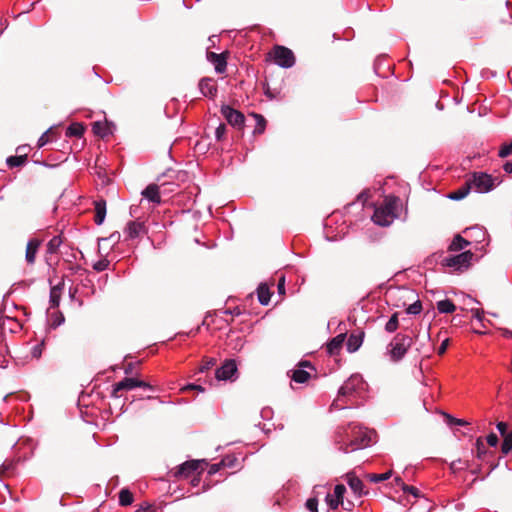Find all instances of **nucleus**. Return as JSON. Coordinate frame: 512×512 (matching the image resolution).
<instances>
[{"label": "nucleus", "mask_w": 512, "mask_h": 512, "mask_svg": "<svg viewBox=\"0 0 512 512\" xmlns=\"http://www.w3.org/2000/svg\"><path fill=\"white\" fill-rule=\"evenodd\" d=\"M372 432L359 424L350 423L347 427H341L335 435V442L339 451L348 453L362 449L372 442Z\"/></svg>", "instance_id": "nucleus-1"}, {"label": "nucleus", "mask_w": 512, "mask_h": 512, "mask_svg": "<svg viewBox=\"0 0 512 512\" xmlns=\"http://www.w3.org/2000/svg\"><path fill=\"white\" fill-rule=\"evenodd\" d=\"M400 204V199L396 196H387L383 204L376 207L372 220L376 225L389 226L398 217L397 210Z\"/></svg>", "instance_id": "nucleus-2"}, {"label": "nucleus", "mask_w": 512, "mask_h": 512, "mask_svg": "<svg viewBox=\"0 0 512 512\" xmlns=\"http://www.w3.org/2000/svg\"><path fill=\"white\" fill-rule=\"evenodd\" d=\"M412 345V338L408 335L397 334L387 346V354L391 361H400Z\"/></svg>", "instance_id": "nucleus-3"}, {"label": "nucleus", "mask_w": 512, "mask_h": 512, "mask_svg": "<svg viewBox=\"0 0 512 512\" xmlns=\"http://www.w3.org/2000/svg\"><path fill=\"white\" fill-rule=\"evenodd\" d=\"M495 180L496 179L492 178L491 175L483 172H475L466 182L471 190L477 193H487L496 186Z\"/></svg>", "instance_id": "nucleus-4"}, {"label": "nucleus", "mask_w": 512, "mask_h": 512, "mask_svg": "<svg viewBox=\"0 0 512 512\" xmlns=\"http://www.w3.org/2000/svg\"><path fill=\"white\" fill-rule=\"evenodd\" d=\"M366 386L367 385L362 376L354 374L339 388L338 396L353 397L354 395L364 392L366 390Z\"/></svg>", "instance_id": "nucleus-5"}, {"label": "nucleus", "mask_w": 512, "mask_h": 512, "mask_svg": "<svg viewBox=\"0 0 512 512\" xmlns=\"http://www.w3.org/2000/svg\"><path fill=\"white\" fill-rule=\"evenodd\" d=\"M272 57L275 64L282 68H290L295 64L293 52L284 46H275Z\"/></svg>", "instance_id": "nucleus-6"}, {"label": "nucleus", "mask_w": 512, "mask_h": 512, "mask_svg": "<svg viewBox=\"0 0 512 512\" xmlns=\"http://www.w3.org/2000/svg\"><path fill=\"white\" fill-rule=\"evenodd\" d=\"M472 258L473 253L465 251L454 256L446 257L443 261L447 267L460 271L469 267Z\"/></svg>", "instance_id": "nucleus-7"}, {"label": "nucleus", "mask_w": 512, "mask_h": 512, "mask_svg": "<svg viewBox=\"0 0 512 512\" xmlns=\"http://www.w3.org/2000/svg\"><path fill=\"white\" fill-rule=\"evenodd\" d=\"M204 463L203 460H191L186 461L185 463L178 466L177 470L174 473V476L177 478H188L192 476L199 469L203 470L201 467Z\"/></svg>", "instance_id": "nucleus-8"}, {"label": "nucleus", "mask_w": 512, "mask_h": 512, "mask_svg": "<svg viewBox=\"0 0 512 512\" xmlns=\"http://www.w3.org/2000/svg\"><path fill=\"white\" fill-rule=\"evenodd\" d=\"M221 113L227 122L234 127L240 128L244 124V115L228 105L221 107Z\"/></svg>", "instance_id": "nucleus-9"}, {"label": "nucleus", "mask_w": 512, "mask_h": 512, "mask_svg": "<svg viewBox=\"0 0 512 512\" xmlns=\"http://www.w3.org/2000/svg\"><path fill=\"white\" fill-rule=\"evenodd\" d=\"M237 373V366L234 360H226L221 367H219L215 376L217 380H233Z\"/></svg>", "instance_id": "nucleus-10"}, {"label": "nucleus", "mask_w": 512, "mask_h": 512, "mask_svg": "<svg viewBox=\"0 0 512 512\" xmlns=\"http://www.w3.org/2000/svg\"><path fill=\"white\" fill-rule=\"evenodd\" d=\"M136 387H137V379L136 378H131V377H126L123 380H121L118 383H115L113 385L111 396L113 398H119L120 397V394H119L120 391H122V390L129 391V390H132V389H134Z\"/></svg>", "instance_id": "nucleus-11"}, {"label": "nucleus", "mask_w": 512, "mask_h": 512, "mask_svg": "<svg viewBox=\"0 0 512 512\" xmlns=\"http://www.w3.org/2000/svg\"><path fill=\"white\" fill-rule=\"evenodd\" d=\"M40 245L41 240L37 238H32L27 242L25 251V261L28 265H34Z\"/></svg>", "instance_id": "nucleus-12"}, {"label": "nucleus", "mask_w": 512, "mask_h": 512, "mask_svg": "<svg viewBox=\"0 0 512 512\" xmlns=\"http://www.w3.org/2000/svg\"><path fill=\"white\" fill-rule=\"evenodd\" d=\"M304 367H308L313 370L311 364L307 361L301 362L298 368L292 371L291 379L299 384L305 383L310 378V372L304 369Z\"/></svg>", "instance_id": "nucleus-13"}, {"label": "nucleus", "mask_w": 512, "mask_h": 512, "mask_svg": "<svg viewBox=\"0 0 512 512\" xmlns=\"http://www.w3.org/2000/svg\"><path fill=\"white\" fill-rule=\"evenodd\" d=\"M207 59L214 65L215 71L217 73L222 74L226 71L227 61L223 53L218 54L215 52H209L207 54Z\"/></svg>", "instance_id": "nucleus-14"}, {"label": "nucleus", "mask_w": 512, "mask_h": 512, "mask_svg": "<svg viewBox=\"0 0 512 512\" xmlns=\"http://www.w3.org/2000/svg\"><path fill=\"white\" fill-rule=\"evenodd\" d=\"M124 233L127 235V238L135 239L145 233V226L142 222L130 221L126 226Z\"/></svg>", "instance_id": "nucleus-15"}, {"label": "nucleus", "mask_w": 512, "mask_h": 512, "mask_svg": "<svg viewBox=\"0 0 512 512\" xmlns=\"http://www.w3.org/2000/svg\"><path fill=\"white\" fill-rule=\"evenodd\" d=\"M199 89L205 97L213 98L216 95L217 87L211 78H203L199 82Z\"/></svg>", "instance_id": "nucleus-16"}, {"label": "nucleus", "mask_w": 512, "mask_h": 512, "mask_svg": "<svg viewBox=\"0 0 512 512\" xmlns=\"http://www.w3.org/2000/svg\"><path fill=\"white\" fill-rule=\"evenodd\" d=\"M143 197H145L147 200L155 203L160 204L161 203V197L159 194V187L155 184L148 185L143 191H142Z\"/></svg>", "instance_id": "nucleus-17"}, {"label": "nucleus", "mask_w": 512, "mask_h": 512, "mask_svg": "<svg viewBox=\"0 0 512 512\" xmlns=\"http://www.w3.org/2000/svg\"><path fill=\"white\" fill-rule=\"evenodd\" d=\"M95 218L97 225H101L106 217V201L101 199L94 202Z\"/></svg>", "instance_id": "nucleus-18"}, {"label": "nucleus", "mask_w": 512, "mask_h": 512, "mask_svg": "<svg viewBox=\"0 0 512 512\" xmlns=\"http://www.w3.org/2000/svg\"><path fill=\"white\" fill-rule=\"evenodd\" d=\"M347 482L350 489L354 492L355 495L361 496L363 492V482L356 476L352 474L347 475Z\"/></svg>", "instance_id": "nucleus-19"}, {"label": "nucleus", "mask_w": 512, "mask_h": 512, "mask_svg": "<svg viewBox=\"0 0 512 512\" xmlns=\"http://www.w3.org/2000/svg\"><path fill=\"white\" fill-rule=\"evenodd\" d=\"M344 342V335L340 334L334 337L328 344H327V351L329 354H337L340 349L342 348Z\"/></svg>", "instance_id": "nucleus-20"}, {"label": "nucleus", "mask_w": 512, "mask_h": 512, "mask_svg": "<svg viewBox=\"0 0 512 512\" xmlns=\"http://www.w3.org/2000/svg\"><path fill=\"white\" fill-rule=\"evenodd\" d=\"M436 306L438 312L442 314L453 313L456 310L455 304L449 299L438 301Z\"/></svg>", "instance_id": "nucleus-21"}, {"label": "nucleus", "mask_w": 512, "mask_h": 512, "mask_svg": "<svg viewBox=\"0 0 512 512\" xmlns=\"http://www.w3.org/2000/svg\"><path fill=\"white\" fill-rule=\"evenodd\" d=\"M258 300L262 305H267L270 302L271 293L266 284H260L257 289Z\"/></svg>", "instance_id": "nucleus-22"}, {"label": "nucleus", "mask_w": 512, "mask_h": 512, "mask_svg": "<svg viewBox=\"0 0 512 512\" xmlns=\"http://www.w3.org/2000/svg\"><path fill=\"white\" fill-rule=\"evenodd\" d=\"M92 130L94 134L105 137L112 133L110 126L107 123L95 122L93 124Z\"/></svg>", "instance_id": "nucleus-23"}, {"label": "nucleus", "mask_w": 512, "mask_h": 512, "mask_svg": "<svg viewBox=\"0 0 512 512\" xmlns=\"http://www.w3.org/2000/svg\"><path fill=\"white\" fill-rule=\"evenodd\" d=\"M470 190L471 189H470L469 185L467 184V182H465V184L463 186H461L458 190L452 192L449 195V198L452 200H461L468 195Z\"/></svg>", "instance_id": "nucleus-24"}, {"label": "nucleus", "mask_w": 512, "mask_h": 512, "mask_svg": "<svg viewBox=\"0 0 512 512\" xmlns=\"http://www.w3.org/2000/svg\"><path fill=\"white\" fill-rule=\"evenodd\" d=\"M62 242V238L59 235L51 238L47 243V253L55 254L61 246Z\"/></svg>", "instance_id": "nucleus-25"}, {"label": "nucleus", "mask_w": 512, "mask_h": 512, "mask_svg": "<svg viewBox=\"0 0 512 512\" xmlns=\"http://www.w3.org/2000/svg\"><path fill=\"white\" fill-rule=\"evenodd\" d=\"M62 288L60 286H54L50 290V303L51 307H57L60 302Z\"/></svg>", "instance_id": "nucleus-26"}, {"label": "nucleus", "mask_w": 512, "mask_h": 512, "mask_svg": "<svg viewBox=\"0 0 512 512\" xmlns=\"http://www.w3.org/2000/svg\"><path fill=\"white\" fill-rule=\"evenodd\" d=\"M469 244L470 243L466 239H464L460 235H457L453 239V241L450 245V249L453 251H460V250L464 249L465 247H467Z\"/></svg>", "instance_id": "nucleus-27"}, {"label": "nucleus", "mask_w": 512, "mask_h": 512, "mask_svg": "<svg viewBox=\"0 0 512 512\" xmlns=\"http://www.w3.org/2000/svg\"><path fill=\"white\" fill-rule=\"evenodd\" d=\"M83 133H84V127L80 123H73L66 130V135L69 137H71V136L81 137L83 135Z\"/></svg>", "instance_id": "nucleus-28"}, {"label": "nucleus", "mask_w": 512, "mask_h": 512, "mask_svg": "<svg viewBox=\"0 0 512 512\" xmlns=\"http://www.w3.org/2000/svg\"><path fill=\"white\" fill-rule=\"evenodd\" d=\"M132 502H133V495H132V493L128 489L123 488L119 492V503H120V505L128 506V505H131Z\"/></svg>", "instance_id": "nucleus-29"}, {"label": "nucleus", "mask_w": 512, "mask_h": 512, "mask_svg": "<svg viewBox=\"0 0 512 512\" xmlns=\"http://www.w3.org/2000/svg\"><path fill=\"white\" fill-rule=\"evenodd\" d=\"M392 475V471L389 470L385 473H381V474H376V473H371V474H367V478L369 479V481L373 482V483H378V482H381V481H385V480H388Z\"/></svg>", "instance_id": "nucleus-30"}, {"label": "nucleus", "mask_w": 512, "mask_h": 512, "mask_svg": "<svg viewBox=\"0 0 512 512\" xmlns=\"http://www.w3.org/2000/svg\"><path fill=\"white\" fill-rule=\"evenodd\" d=\"M398 314L397 313H394L390 319L387 321L386 325H385V330L388 332V333H393L397 330L398 328Z\"/></svg>", "instance_id": "nucleus-31"}, {"label": "nucleus", "mask_w": 512, "mask_h": 512, "mask_svg": "<svg viewBox=\"0 0 512 512\" xmlns=\"http://www.w3.org/2000/svg\"><path fill=\"white\" fill-rule=\"evenodd\" d=\"M501 449L504 454H508L512 451V431L504 435Z\"/></svg>", "instance_id": "nucleus-32"}, {"label": "nucleus", "mask_w": 512, "mask_h": 512, "mask_svg": "<svg viewBox=\"0 0 512 512\" xmlns=\"http://www.w3.org/2000/svg\"><path fill=\"white\" fill-rule=\"evenodd\" d=\"M362 341L359 337L351 335L347 342V349L349 352H355L361 345Z\"/></svg>", "instance_id": "nucleus-33"}, {"label": "nucleus", "mask_w": 512, "mask_h": 512, "mask_svg": "<svg viewBox=\"0 0 512 512\" xmlns=\"http://www.w3.org/2000/svg\"><path fill=\"white\" fill-rule=\"evenodd\" d=\"M254 118L256 119V128L254 130L255 133H262L265 129L266 120L262 115L259 114H253Z\"/></svg>", "instance_id": "nucleus-34"}, {"label": "nucleus", "mask_w": 512, "mask_h": 512, "mask_svg": "<svg viewBox=\"0 0 512 512\" xmlns=\"http://www.w3.org/2000/svg\"><path fill=\"white\" fill-rule=\"evenodd\" d=\"M476 446V455L479 459H483L484 455L486 454V448L485 444L483 442L482 438H478L475 443Z\"/></svg>", "instance_id": "nucleus-35"}, {"label": "nucleus", "mask_w": 512, "mask_h": 512, "mask_svg": "<svg viewBox=\"0 0 512 512\" xmlns=\"http://www.w3.org/2000/svg\"><path fill=\"white\" fill-rule=\"evenodd\" d=\"M421 310H422V304L419 300H417L407 307L406 313L411 314V315H417L421 312Z\"/></svg>", "instance_id": "nucleus-36"}, {"label": "nucleus", "mask_w": 512, "mask_h": 512, "mask_svg": "<svg viewBox=\"0 0 512 512\" xmlns=\"http://www.w3.org/2000/svg\"><path fill=\"white\" fill-rule=\"evenodd\" d=\"M325 500H326L328 507L333 510H336L339 507V505L343 503L341 500L335 498L331 494H327Z\"/></svg>", "instance_id": "nucleus-37"}, {"label": "nucleus", "mask_w": 512, "mask_h": 512, "mask_svg": "<svg viewBox=\"0 0 512 512\" xmlns=\"http://www.w3.org/2000/svg\"><path fill=\"white\" fill-rule=\"evenodd\" d=\"M24 158L22 156H10L7 158L6 163L9 167H18L22 165Z\"/></svg>", "instance_id": "nucleus-38"}, {"label": "nucleus", "mask_w": 512, "mask_h": 512, "mask_svg": "<svg viewBox=\"0 0 512 512\" xmlns=\"http://www.w3.org/2000/svg\"><path fill=\"white\" fill-rule=\"evenodd\" d=\"M16 462L12 459H6L0 467V473H6L14 470Z\"/></svg>", "instance_id": "nucleus-39"}, {"label": "nucleus", "mask_w": 512, "mask_h": 512, "mask_svg": "<svg viewBox=\"0 0 512 512\" xmlns=\"http://www.w3.org/2000/svg\"><path fill=\"white\" fill-rule=\"evenodd\" d=\"M446 419H447V424L452 426V425H458V426H464V425H468L469 423L463 419H457V418H454L452 417L451 415L449 414H444Z\"/></svg>", "instance_id": "nucleus-40"}, {"label": "nucleus", "mask_w": 512, "mask_h": 512, "mask_svg": "<svg viewBox=\"0 0 512 512\" xmlns=\"http://www.w3.org/2000/svg\"><path fill=\"white\" fill-rule=\"evenodd\" d=\"M345 492L346 487L343 484H337L334 488V493L332 495L343 502V496Z\"/></svg>", "instance_id": "nucleus-41"}, {"label": "nucleus", "mask_w": 512, "mask_h": 512, "mask_svg": "<svg viewBox=\"0 0 512 512\" xmlns=\"http://www.w3.org/2000/svg\"><path fill=\"white\" fill-rule=\"evenodd\" d=\"M512 154V141L509 144H504L499 150L498 155L502 158H505Z\"/></svg>", "instance_id": "nucleus-42"}, {"label": "nucleus", "mask_w": 512, "mask_h": 512, "mask_svg": "<svg viewBox=\"0 0 512 512\" xmlns=\"http://www.w3.org/2000/svg\"><path fill=\"white\" fill-rule=\"evenodd\" d=\"M109 266V262L108 260L106 259H102V260H99L97 261L94 265H93V268L94 270H96L97 272H102L104 270H106Z\"/></svg>", "instance_id": "nucleus-43"}, {"label": "nucleus", "mask_w": 512, "mask_h": 512, "mask_svg": "<svg viewBox=\"0 0 512 512\" xmlns=\"http://www.w3.org/2000/svg\"><path fill=\"white\" fill-rule=\"evenodd\" d=\"M43 349H44V342L42 341L41 343L35 345L32 350H31V354L34 358L38 359L41 357L42 355V352H43Z\"/></svg>", "instance_id": "nucleus-44"}, {"label": "nucleus", "mask_w": 512, "mask_h": 512, "mask_svg": "<svg viewBox=\"0 0 512 512\" xmlns=\"http://www.w3.org/2000/svg\"><path fill=\"white\" fill-rule=\"evenodd\" d=\"M216 361L215 359H207L203 362V364L199 367L198 372L203 373L207 370H209L211 367L215 365Z\"/></svg>", "instance_id": "nucleus-45"}, {"label": "nucleus", "mask_w": 512, "mask_h": 512, "mask_svg": "<svg viewBox=\"0 0 512 512\" xmlns=\"http://www.w3.org/2000/svg\"><path fill=\"white\" fill-rule=\"evenodd\" d=\"M471 313L475 319H477L480 323L484 321V311L478 308H472ZM484 326V324H482Z\"/></svg>", "instance_id": "nucleus-46"}, {"label": "nucleus", "mask_w": 512, "mask_h": 512, "mask_svg": "<svg viewBox=\"0 0 512 512\" xmlns=\"http://www.w3.org/2000/svg\"><path fill=\"white\" fill-rule=\"evenodd\" d=\"M306 507L311 512H317L318 501L316 498H309L306 501Z\"/></svg>", "instance_id": "nucleus-47"}, {"label": "nucleus", "mask_w": 512, "mask_h": 512, "mask_svg": "<svg viewBox=\"0 0 512 512\" xmlns=\"http://www.w3.org/2000/svg\"><path fill=\"white\" fill-rule=\"evenodd\" d=\"M403 491L412 494L414 497H419L420 495V491L416 487L406 484H403Z\"/></svg>", "instance_id": "nucleus-48"}, {"label": "nucleus", "mask_w": 512, "mask_h": 512, "mask_svg": "<svg viewBox=\"0 0 512 512\" xmlns=\"http://www.w3.org/2000/svg\"><path fill=\"white\" fill-rule=\"evenodd\" d=\"M226 132V126L224 124H220L215 130V137L217 140H221Z\"/></svg>", "instance_id": "nucleus-49"}, {"label": "nucleus", "mask_w": 512, "mask_h": 512, "mask_svg": "<svg viewBox=\"0 0 512 512\" xmlns=\"http://www.w3.org/2000/svg\"><path fill=\"white\" fill-rule=\"evenodd\" d=\"M486 441L490 446L495 447L498 444V437L495 433H490L486 437Z\"/></svg>", "instance_id": "nucleus-50"}, {"label": "nucleus", "mask_w": 512, "mask_h": 512, "mask_svg": "<svg viewBox=\"0 0 512 512\" xmlns=\"http://www.w3.org/2000/svg\"><path fill=\"white\" fill-rule=\"evenodd\" d=\"M186 390H197L198 392H204V388L197 384H188L182 388V391Z\"/></svg>", "instance_id": "nucleus-51"}, {"label": "nucleus", "mask_w": 512, "mask_h": 512, "mask_svg": "<svg viewBox=\"0 0 512 512\" xmlns=\"http://www.w3.org/2000/svg\"><path fill=\"white\" fill-rule=\"evenodd\" d=\"M449 346V339L446 338L445 340L442 341V343L440 344L439 348H438V354L439 355H443L447 348Z\"/></svg>", "instance_id": "nucleus-52"}, {"label": "nucleus", "mask_w": 512, "mask_h": 512, "mask_svg": "<svg viewBox=\"0 0 512 512\" xmlns=\"http://www.w3.org/2000/svg\"><path fill=\"white\" fill-rule=\"evenodd\" d=\"M48 143V136H47V132L43 133L40 138L38 139V147L41 148L43 147L44 145H46Z\"/></svg>", "instance_id": "nucleus-53"}, {"label": "nucleus", "mask_w": 512, "mask_h": 512, "mask_svg": "<svg viewBox=\"0 0 512 512\" xmlns=\"http://www.w3.org/2000/svg\"><path fill=\"white\" fill-rule=\"evenodd\" d=\"M462 465V461L460 459L456 460V461H453L451 464H450V469L455 472L457 470H460L462 469L463 467L461 466Z\"/></svg>", "instance_id": "nucleus-54"}, {"label": "nucleus", "mask_w": 512, "mask_h": 512, "mask_svg": "<svg viewBox=\"0 0 512 512\" xmlns=\"http://www.w3.org/2000/svg\"><path fill=\"white\" fill-rule=\"evenodd\" d=\"M497 430L499 431V433H500L502 436H504L505 434H507V433H506V431H507V424H506L505 422H499V423L497 424Z\"/></svg>", "instance_id": "nucleus-55"}, {"label": "nucleus", "mask_w": 512, "mask_h": 512, "mask_svg": "<svg viewBox=\"0 0 512 512\" xmlns=\"http://www.w3.org/2000/svg\"><path fill=\"white\" fill-rule=\"evenodd\" d=\"M222 465H225L224 460L221 463L211 465L209 469V474H215L216 472H218Z\"/></svg>", "instance_id": "nucleus-56"}, {"label": "nucleus", "mask_w": 512, "mask_h": 512, "mask_svg": "<svg viewBox=\"0 0 512 512\" xmlns=\"http://www.w3.org/2000/svg\"><path fill=\"white\" fill-rule=\"evenodd\" d=\"M137 387L148 388L150 390H153V386H151L149 383L144 382L142 380H138V379H137Z\"/></svg>", "instance_id": "nucleus-57"}, {"label": "nucleus", "mask_w": 512, "mask_h": 512, "mask_svg": "<svg viewBox=\"0 0 512 512\" xmlns=\"http://www.w3.org/2000/svg\"><path fill=\"white\" fill-rule=\"evenodd\" d=\"M503 169L506 173H512V161H508L504 164Z\"/></svg>", "instance_id": "nucleus-58"}, {"label": "nucleus", "mask_w": 512, "mask_h": 512, "mask_svg": "<svg viewBox=\"0 0 512 512\" xmlns=\"http://www.w3.org/2000/svg\"><path fill=\"white\" fill-rule=\"evenodd\" d=\"M133 368H134L133 363L127 364L126 367L124 368V373L127 374V375L128 374H132Z\"/></svg>", "instance_id": "nucleus-59"}, {"label": "nucleus", "mask_w": 512, "mask_h": 512, "mask_svg": "<svg viewBox=\"0 0 512 512\" xmlns=\"http://www.w3.org/2000/svg\"><path fill=\"white\" fill-rule=\"evenodd\" d=\"M200 482V477H199V474L197 476H193L192 480H191V484L192 486H197Z\"/></svg>", "instance_id": "nucleus-60"}, {"label": "nucleus", "mask_w": 512, "mask_h": 512, "mask_svg": "<svg viewBox=\"0 0 512 512\" xmlns=\"http://www.w3.org/2000/svg\"><path fill=\"white\" fill-rule=\"evenodd\" d=\"M503 336L512 338V331L508 329H502Z\"/></svg>", "instance_id": "nucleus-61"}, {"label": "nucleus", "mask_w": 512, "mask_h": 512, "mask_svg": "<svg viewBox=\"0 0 512 512\" xmlns=\"http://www.w3.org/2000/svg\"><path fill=\"white\" fill-rule=\"evenodd\" d=\"M395 482L397 485L401 486L403 489V484H405L400 477H395Z\"/></svg>", "instance_id": "nucleus-62"}, {"label": "nucleus", "mask_w": 512, "mask_h": 512, "mask_svg": "<svg viewBox=\"0 0 512 512\" xmlns=\"http://www.w3.org/2000/svg\"><path fill=\"white\" fill-rule=\"evenodd\" d=\"M283 285H284V278L282 277V278L280 279L279 289H282V288H283Z\"/></svg>", "instance_id": "nucleus-63"}, {"label": "nucleus", "mask_w": 512, "mask_h": 512, "mask_svg": "<svg viewBox=\"0 0 512 512\" xmlns=\"http://www.w3.org/2000/svg\"><path fill=\"white\" fill-rule=\"evenodd\" d=\"M478 232H479L482 236H484V232H483L481 229H478Z\"/></svg>", "instance_id": "nucleus-64"}]
</instances>
